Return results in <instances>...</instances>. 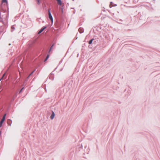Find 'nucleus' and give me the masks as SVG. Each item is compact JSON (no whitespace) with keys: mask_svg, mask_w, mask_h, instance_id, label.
Listing matches in <instances>:
<instances>
[{"mask_svg":"<svg viewBox=\"0 0 160 160\" xmlns=\"http://www.w3.org/2000/svg\"><path fill=\"white\" fill-rule=\"evenodd\" d=\"M51 9L50 8L48 10V17L49 19L52 22V24L53 23V18L52 16V15L51 12H50Z\"/></svg>","mask_w":160,"mask_h":160,"instance_id":"f257e3e1","label":"nucleus"},{"mask_svg":"<svg viewBox=\"0 0 160 160\" xmlns=\"http://www.w3.org/2000/svg\"><path fill=\"white\" fill-rule=\"evenodd\" d=\"M6 115V114H5L4 115L1 121L0 122V128L2 126L3 122L5 120Z\"/></svg>","mask_w":160,"mask_h":160,"instance_id":"f03ea898","label":"nucleus"},{"mask_svg":"<svg viewBox=\"0 0 160 160\" xmlns=\"http://www.w3.org/2000/svg\"><path fill=\"white\" fill-rule=\"evenodd\" d=\"M6 3V4L7 6V8H8V12L7 16L8 17V16H9V8H8V1H7V0H2V3Z\"/></svg>","mask_w":160,"mask_h":160,"instance_id":"7ed1b4c3","label":"nucleus"},{"mask_svg":"<svg viewBox=\"0 0 160 160\" xmlns=\"http://www.w3.org/2000/svg\"><path fill=\"white\" fill-rule=\"evenodd\" d=\"M47 26L48 25H46L42 27L41 28L39 31L38 33L40 34L47 27Z\"/></svg>","mask_w":160,"mask_h":160,"instance_id":"20e7f679","label":"nucleus"},{"mask_svg":"<svg viewBox=\"0 0 160 160\" xmlns=\"http://www.w3.org/2000/svg\"><path fill=\"white\" fill-rule=\"evenodd\" d=\"M51 114L50 116V118L52 120L54 118L55 116V113L54 111L52 110L51 111Z\"/></svg>","mask_w":160,"mask_h":160,"instance_id":"39448f33","label":"nucleus"},{"mask_svg":"<svg viewBox=\"0 0 160 160\" xmlns=\"http://www.w3.org/2000/svg\"><path fill=\"white\" fill-rule=\"evenodd\" d=\"M48 77L50 79L52 80H54V74L52 73V72L50 73V74L48 76Z\"/></svg>","mask_w":160,"mask_h":160,"instance_id":"423d86ee","label":"nucleus"},{"mask_svg":"<svg viewBox=\"0 0 160 160\" xmlns=\"http://www.w3.org/2000/svg\"><path fill=\"white\" fill-rule=\"evenodd\" d=\"M98 42V40L97 38H94V40H93V44L94 45H95Z\"/></svg>","mask_w":160,"mask_h":160,"instance_id":"0eeeda50","label":"nucleus"},{"mask_svg":"<svg viewBox=\"0 0 160 160\" xmlns=\"http://www.w3.org/2000/svg\"><path fill=\"white\" fill-rule=\"evenodd\" d=\"M78 31L80 33H82L84 32V29L83 28L81 27H80L78 29Z\"/></svg>","mask_w":160,"mask_h":160,"instance_id":"6e6552de","label":"nucleus"},{"mask_svg":"<svg viewBox=\"0 0 160 160\" xmlns=\"http://www.w3.org/2000/svg\"><path fill=\"white\" fill-rule=\"evenodd\" d=\"M7 74H6V72H5L2 75L1 78H2L3 79L5 80L7 78Z\"/></svg>","mask_w":160,"mask_h":160,"instance_id":"1a4fd4ad","label":"nucleus"},{"mask_svg":"<svg viewBox=\"0 0 160 160\" xmlns=\"http://www.w3.org/2000/svg\"><path fill=\"white\" fill-rule=\"evenodd\" d=\"M7 122L8 125L11 126L12 122V121L10 119H8L7 120Z\"/></svg>","mask_w":160,"mask_h":160,"instance_id":"9d476101","label":"nucleus"},{"mask_svg":"<svg viewBox=\"0 0 160 160\" xmlns=\"http://www.w3.org/2000/svg\"><path fill=\"white\" fill-rule=\"evenodd\" d=\"M55 44V43H53L52 45L51 46L49 49V50L48 51V53H49L51 51V50H52V49L53 47V46H54Z\"/></svg>","mask_w":160,"mask_h":160,"instance_id":"9b49d317","label":"nucleus"},{"mask_svg":"<svg viewBox=\"0 0 160 160\" xmlns=\"http://www.w3.org/2000/svg\"><path fill=\"white\" fill-rule=\"evenodd\" d=\"M93 40H94V38H92L91 39L88 41V43L89 44H93Z\"/></svg>","mask_w":160,"mask_h":160,"instance_id":"f8f14e48","label":"nucleus"},{"mask_svg":"<svg viewBox=\"0 0 160 160\" xmlns=\"http://www.w3.org/2000/svg\"><path fill=\"white\" fill-rule=\"evenodd\" d=\"M49 56H50V55H49V53H48L47 55V56L45 59H44V62H46L48 60V58H49Z\"/></svg>","mask_w":160,"mask_h":160,"instance_id":"ddd939ff","label":"nucleus"},{"mask_svg":"<svg viewBox=\"0 0 160 160\" xmlns=\"http://www.w3.org/2000/svg\"><path fill=\"white\" fill-rule=\"evenodd\" d=\"M58 4L59 5H61L62 4V1L61 0H56Z\"/></svg>","mask_w":160,"mask_h":160,"instance_id":"4468645a","label":"nucleus"},{"mask_svg":"<svg viewBox=\"0 0 160 160\" xmlns=\"http://www.w3.org/2000/svg\"><path fill=\"white\" fill-rule=\"evenodd\" d=\"M0 9L3 12H6V10L5 9H4L2 7V5H0Z\"/></svg>","mask_w":160,"mask_h":160,"instance_id":"2eb2a0df","label":"nucleus"},{"mask_svg":"<svg viewBox=\"0 0 160 160\" xmlns=\"http://www.w3.org/2000/svg\"><path fill=\"white\" fill-rule=\"evenodd\" d=\"M15 29V28L14 26V25H12L11 26V32H12Z\"/></svg>","mask_w":160,"mask_h":160,"instance_id":"dca6fc26","label":"nucleus"},{"mask_svg":"<svg viewBox=\"0 0 160 160\" xmlns=\"http://www.w3.org/2000/svg\"><path fill=\"white\" fill-rule=\"evenodd\" d=\"M95 46L93 44H89L88 46V47L89 48H92L93 47H94Z\"/></svg>","mask_w":160,"mask_h":160,"instance_id":"f3484780","label":"nucleus"},{"mask_svg":"<svg viewBox=\"0 0 160 160\" xmlns=\"http://www.w3.org/2000/svg\"><path fill=\"white\" fill-rule=\"evenodd\" d=\"M36 71V69H34V70H33L31 73L30 74V75L28 76V78L31 75H32L33 73L34 72Z\"/></svg>","mask_w":160,"mask_h":160,"instance_id":"a211bd4d","label":"nucleus"},{"mask_svg":"<svg viewBox=\"0 0 160 160\" xmlns=\"http://www.w3.org/2000/svg\"><path fill=\"white\" fill-rule=\"evenodd\" d=\"M114 4V3H113L112 2H110V8H111L112 7H113V5L112 4Z\"/></svg>","mask_w":160,"mask_h":160,"instance_id":"6ab92c4d","label":"nucleus"},{"mask_svg":"<svg viewBox=\"0 0 160 160\" xmlns=\"http://www.w3.org/2000/svg\"><path fill=\"white\" fill-rule=\"evenodd\" d=\"M1 11H0V21H2V23H4L3 21H2V19L1 17Z\"/></svg>","mask_w":160,"mask_h":160,"instance_id":"aec40b11","label":"nucleus"},{"mask_svg":"<svg viewBox=\"0 0 160 160\" xmlns=\"http://www.w3.org/2000/svg\"><path fill=\"white\" fill-rule=\"evenodd\" d=\"M24 89V87H22L21 89V90L19 91V94H20L21 93L22 91V90Z\"/></svg>","mask_w":160,"mask_h":160,"instance_id":"412c9836","label":"nucleus"},{"mask_svg":"<svg viewBox=\"0 0 160 160\" xmlns=\"http://www.w3.org/2000/svg\"><path fill=\"white\" fill-rule=\"evenodd\" d=\"M37 3L38 5H39L40 4V0H36Z\"/></svg>","mask_w":160,"mask_h":160,"instance_id":"4be33fe9","label":"nucleus"},{"mask_svg":"<svg viewBox=\"0 0 160 160\" xmlns=\"http://www.w3.org/2000/svg\"><path fill=\"white\" fill-rule=\"evenodd\" d=\"M122 21L121 19H120L119 21V22H117L118 23L122 24V23L121 22Z\"/></svg>","mask_w":160,"mask_h":160,"instance_id":"5701e85b","label":"nucleus"},{"mask_svg":"<svg viewBox=\"0 0 160 160\" xmlns=\"http://www.w3.org/2000/svg\"><path fill=\"white\" fill-rule=\"evenodd\" d=\"M45 45V44L44 43L41 46V49H40V50H41L42 48H43V47H44V46Z\"/></svg>","mask_w":160,"mask_h":160,"instance_id":"b1692460","label":"nucleus"},{"mask_svg":"<svg viewBox=\"0 0 160 160\" xmlns=\"http://www.w3.org/2000/svg\"><path fill=\"white\" fill-rule=\"evenodd\" d=\"M8 25H7V24H6V25H5V28H7L8 27Z\"/></svg>","mask_w":160,"mask_h":160,"instance_id":"393cba45","label":"nucleus"},{"mask_svg":"<svg viewBox=\"0 0 160 160\" xmlns=\"http://www.w3.org/2000/svg\"><path fill=\"white\" fill-rule=\"evenodd\" d=\"M62 59L59 62V64H60L62 62Z\"/></svg>","mask_w":160,"mask_h":160,"instance_id":"a878e982","label":"nucleus"},{"mask_svg":"<svg viewBox=\"0 0 160 160\" xmlns=\"http://www.w3.org/2000/svg\"><path fill=\"white\" fill-rule=\"evenodd\" d=\"M57 68V67L52 72L54 71H55Z\"/></svg>","mask_w":160,"mask_h":160,"instance_id":"bb28decb","label":"nucleus"},{"mask_svg":"<svg viewBox=\"0 0 160 160\" xmlns=\"http://www.w3.org/2000/svg\"><path fill=\"white\" fill-rule=\"evenodd\" d=\"M61 10H62V13H63V9L62 8H61Z\"/></svg>","mask_w":160,"mask_h":160,"instance_id":"cd10ccee","label":"nucleus"},{"mask_svg":"<svg viewBox=\"0 0 160 160\" xmlns=\"http://www.w3.org/2000/svg\"><path fill=\"white\" fill-rule=\"evenodd\" d=\"M111 59V58H109V61L108 62H109Z\"/></svg>","mask_w":160,"mask_h":160,"instance_id":"c85d7f7f","label":"nucleus"},{"mask_svg":"<svg viewBox=\"0 0 160 160\" xmlns=\"http://www.w3.org/2000/svg\"><path fill=\"white\" fill-rule=\"evenodd\" d=\"M6 31V29L5 30H3L2 32H5Z\"/></svg>","mask_w":160,"mask_h":160,"instance_id":"c756f323","label":"nucleus"},{"mask_svg":"<svg viewBox=\"0 0 160 160\" xmlns=\"http://www.w3.org/2000/svg\"><path fill=\"white\" fill-rule=\"evenodd\" d=\"M114 4V6H117V5L116 4Z\"/></svg>","mask_w":160,"mask_h":160,"instance_id":"7c9ffc66","label":"nucleus"},{"mask_svg":"<svg viewBox=\"0 0 160 160\" xmlns=\"http://www.w3.org/2000/svg\"><path fill=\"white\" fill-rule=\"evenodd\" d=\"M62 70V68H61L60 70V71H61Z\"/></svg>","mask_w":160,"mask_h":160,"instance_id":"2f4dec72","label":"nucleus"},{"mask_svg":"<svg viewBox=\"0 0 160 160\" xmlns=\"http://www.w3.org/2000/svg\"><path fill=\"white\" fill-rule=\"evenodd\" d=\"M77 38H78V37L76 36V39H77Z\"/></svg>","mask_w":160,"mask_h":160,"instance_id":"473e14b6","label":"nucleus"},{"mask_svg":"<svg viewBox=\"0 0 160 160\" xmlns=\"http://www.w3.org/2000/svg\"><path fill=\"white\" fill-rule=\"evenodd\" d=\"M79 55V54H78L77 56V57H78Z\"/></svg>","mask_w":160,"mask_h":160,"instance_id":"72a5a7b5","label":"nucleus"},{"mask_svg":"<svg viewBox=\"0 0 160 160\" xmlns=\"http://www.w3.org/2000/svg\"><path fill=\"white\" fill-rule=\"evenodd\" d=\"M81 147H82V145H81Z\"/></svg>","mask_w":160,"mask_h":160,"instance_id":"f704fd0d","label":"nucleus"},{"mask_svg":"<svg viewBox=\"0 0 160 160\" xmlns=\"http://www.w3.org/2000/svg\"><path fill=\"white\" fill-rule=\"evenodd\" d=\"M84 45H86V44H85V43H84Z\"/></svg>","mask_w":160,"mask_h":160,"instance_id":"c9c22d12","label":"nucleus"}]
</instances>
